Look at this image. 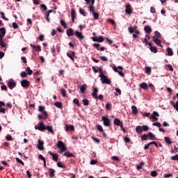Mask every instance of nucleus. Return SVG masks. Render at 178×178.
Here are the masks:
<instances>
[{"instance_id":"obj_1","label":"nucleus","mask_w":178,"mask_h":178,"mask_svg":"<svg viewBox=\"0 0 178 178\" xmlns=\"http://www.w3.org/2000/svg\"><path fill=\"white\" fill-rule=\"evenodd\" d=\"M99 77L102 84H111L112 81H111V79H109L105 74H100Z\"/></svg>"},{"instance_id":"obj_2","label":"nucleus","mask_w":178,"mask_h":178,"mask_svg":"<svg viewBox=\"0 0 178 178\" xmlns=\"http://www.w3.org/2000/svg\"><path fill=\"white\" fill-rule=\"evenodd\" d=\"M86 3H91V5L88 7L89 12L92 14L95 13V7H94V3H95V0H85Z\"/></svg>"},{"instance_id":"obj_3","label":"nucleus","mask_w":178,"mask_h":178,"mask_svg":"<svg viewBox=\"0 0 178 178\" xmlns=\"http://www.w3.org/2000/svg\"><path fill=\"white\" fill-rule=\"evenodd\" d=\"M118 69H119L120 70H124V67H123V66H121V65H119V66H118V67L114 66V67H113V70L114 72H115V73H118V74H119L120 76H121V77H124V73H123V72H122V71H119Z\"/></svg>"},{"instance_id":"obj_4","label":"nucleus","mask_w":178,"mask_h":178,"mask_svg":"<svg viewBox=\"0 0 178 178\" xmlns=\"http://www.w3.org/2000/svg\"><path fill=\"white\" fill-rule=\"evenodd\" d=\"M47 126L42 122H40L38 125L35 126V130H39V131H45L47 130Z\"/></svg>"},{"instance_id":"obj_5","label":"nucleus","mask_w":178,"mask_h":178,"mask_svg":"<svg viewBox=\"0 0 178 178\" xmlns=\"http://www.w3.org/2000/svg\"><path fill=\"white\" fill-rule=\"evenodd\" d=\"M125 13L126 15H131L133 13V8H131V5L130 3L125 5Z\"/></svg>"},{"instance_id":"obj_6","label":"nucleus","mask_w":178,"mask_h":178,"mask_svg":"<svg viewBox=\"0 0 178 178\" xmlns=\"http://www.w3.org/2000/svg\"><path fill=\"white\" fill-rule=\"evenodd\" d=\"M102 120L103 121L104 124L106 127H109V126H111V120H109V118H108L107 117L102 116Z\"/></svg>"},{"instance_id":"obj_7","label":"nucleus","mask_w":178,"mask_h":178,"mask_svg":"<svg viewBox=\"0 0 178 178\" xmlns=\"http://www.w3.org/2000/svg\"><path fill=\"white\" fill-rule=\"evenodd\" d=\"M74 35L79 40V41H82V40H84L85 37L83 35V33L76 31L75 33H74Z\"/></svg>"},{"instance_id":"obj_8","label":"nucleus","mask_w":178,"mask_h":178,"mask_svg":"<svg viewBox=\"0 0 178 178\" xmlns=\"http://www.w3.org/2000/svg\"><path fill=\"white\" fill-rule=\"evenodd\" d=\"M57 148L59 149H67L66 145L62 142V140H58L57 143Z\"/></svg>"},{"instance_id":"obj_9","label":"nucleus","mask_w":178,"mask_h":178,"mask_svg":"<svg viewBox=\"0 0 178 178\" xmlns=\"http://www.w3.org/2000/svg\"><path fill=\"white\" fill-rule=\"evenodd\" d=\"M48 154H50L51 156H52L53 161H54L55 162H58V161L59 160V156L58 155V154H55L51 151H49Z\"/></svg>"},{"instance_id":"obj_10","label":"nucleus","mask_w":178,"mask_h":178,"mask_svg":"<svg viewBox=\"0 0 178 178\" xmlns=\"http://www.w3.org/2000/svg\"><path fill=\"white\" fill-rule=\"evenodd\" d=\"M67 56H68V58H70L72 62H74V56H76V52L70 51L69 52H67Z\"/></svg>"},{"instance_id":"obj_11","label":"nucleus","mask_w":178,"mask_h":178,"mask_svg":"<svg viewBox=\"0 0 178 178\" xmlns=\"http://www.w3.org/2000/svg\"><path fill=\"white\" fill-rule=\"evenodd\" d=\"M21 86L22 87H24V88H27L28 87L30 86V81L26 80V79H23L22 81H21Z\"/></svg>"},{"instance_id":"obj_12","label":"nucleus","mask_w":178,"mask_h":178,"mask_svg":"<svg viewBox=\"0 0 178 178\" xmlns=\"http://www.w3.org/2000/svg\"><path fill=\"white\" fill-rule=\"evenodd\" d=\"M97 129L99 131H100L101 133H102L103 134V137H104V138H106V133H105V131L104 130V128H102V126H101L100 124H97Z\"/></svg>"},{"instance_id":"obj_13","label":"nucleus","mask_w":178,"mask_h":178,"mask_svg":"<svg viewBox=\"0 0 178 178\" xmlns=\"http://www.w3.org/2000/svg\"><path fill=\"white\" fill-rule=\"evenodd\" d=\"M153 41L154 42H155V44H156V45H158V47H161L162 48V41L159 39H158V38L153 36Z\"/></svg>"},{"instance_id":"obj_14","label":"nucleus","mask_w":178,"mask_h":178,"mask_svg":"<svg viewBox=\"0 0 178 178\" xmlns=\"http://www.w3.org/2000/svg\"><path fill=\"white\" fill-rule=\"evenodd\" d=\"M76 16H77V14L76 13V10H74V8H72L71 17H72V20L73 23H74V19H76Z\"/></svg>"},{"instance_id":"obj_15","label":"nucleus","mask_w":178,"mask_h":178,"mask_svg":"<svg viewBox=\"0 0 178 178\" xmlns=\"http://www.w3.org/2000/svg\"><path fill=\"white\" fill-rule=\"evenodd\" d=\"M31 47L34 49V51H36V52H41V46H35V44H31Z\"/></svg>"},{"instance_id":"obj_16","label":"nucleus","mask_w":178,"mask_h":178,"mask_svg":"<svg viewBox=\"0 0 178 178\" xmlns=\"http://www.w3.org/2000/svg\"><path fill=\"white\" fill-rule=\"evenodd\" d=\"M113 124L115 126H122L123 124V122L119 120V118L114 119Z\"/></svg>"},{"instance_id":"obj_17","label":"nucleus","mask_w":178,"mask_h":178,"mask_svg":"<svg viewBox=\"0 0 178 178\" xmlns=\"http://www.w3.org/2000/svg\"><path fill=\"white\" fill-rule=\"evenodd\" d=\"M8 88H10V90H13V88H15V87H16V82L9 81L8 83Z\"/></svg>"},{"instance_id":"obj_18","label":"nucleus","mask_w":178,"mask_h":178,"mask_svg":"<svg viewBox=\"0 0 178 178\" xmlns=\"http://www.w3.org/2000/svg\"><path fill=\"white\" fill-rule=\"evenodd\" d=\"M38 149H40V151L44 150V143L42 141L38 140Z\"/></svg>"},{"instance_id":"obj_19","label":"nucleus","mask_w":178,"mask_h":178,"mask_svg":"<svg viewBox=\"0 0 178 178\" xmlns=\"http://www.w3.org/2000/svg\"><path fill=\"white\" fill-rule=\"evenodd\" d=\"M158 117H159V113H158V112L156 111H153V113L151 116V119H154V120H158Z\"/></svg>"},{"instance_id":"obj_20","label":"nucleus","mask_w":178,"mask_h":178,"mask_svg":"<svg viewBox=\"0 0 178 178\" xmlns=\"http://www.w3.org/2000/svg\"><path fill=\"white\" fill-rule=\"evenodd\" d=\"M65 131H69L70 130L71 131H73L74 130V125H65Z\"/></svg>"},{"instance_id":"obj_21","label":"nucleus","mask_w":178,"mask_h":178,"mask_svg":"<svg viewBox=\"0 0 178 178\" xmlns=\"http://www.w3.org/2000/svg\"><path fill=\"white\" fill-rule=\"evenodd\" d=\"M67 35L68 37H72L74 35V33H73V29L70 28L66 31Z\"/></svg>"},{"instance_id":"obj_22","label":"nucleus","mask_w":178,"mask_h":178,"mask_svg":"<svg viewBox=\"0 0 178 178\" xmlns=\"http://www.w3.org/2000/svg\"><path fill=\"white\" fill-rule=\"evenodd\" d=\"M144 31L145 33H147V34H151V33H152V29L149 26H145Z\"/></svg>"},{"instance_id":"obj_23","label":"nucleus","mask_w":178,"mask_h":178,"mask_svg":"<svg viewBox=\"0 0 178 178\" xmlns=\"http://www.w3.org/2000/svg\"><path fill=\"white\" fill-rule=\"evenodd\" d=\"M64 156H67V158H74V154H73V153H71V152H69V151H66V152L64 153Z\"/></svg>"},{"instance_id":"obj_24","label":"nucleus","mask_w":178,"mask_h":178,"mask_svg":"<svg viewBox=\"0 0 178 178\" xmlns=\"http://www.w3.org/2000/svg\"><path fill=\"white\" fill-rule=\"evenodd\" d=\"M98 88H93V92L92 93V97L94 98H98Z\"/></svg>"},{"instance_id":"obj_25","label":"nucleus","mask_w":178,"mask_h":178,"mask_svg":"<svg viewBox=\"0 0 178 178\" xmlns=\"http://www.w3.org/2000/svg\"><path fill=\"white\" fill-rule=\"evenodd\" d=\"M46 130L49 131V133H51L53 136L55 134V131H54V129H52V127L47 125L46 126Z\"/></svg>"},{"instance_id":"obj_26","label":"nucleus","mask_w":178,"mask_h":178,"mask_svg":"<svg viewBox=\"0 0 178 178\" xmlns=\"http://www.w3.org/2000/svg\"><path fill=\"white\" fill-rule=\"evenodd\" d=\"M86 90H87V86L86 84H83L80 88V91L82 94L86 93Z\"/></svg>"},{"instance_id":"obj_27","label":"nucleus","mask_w":178,"mask_h":178,"mask_svg":"<svg viewBox=\"0 0 178 178\" xmlns=\"http://www.w3.org/2000/svg\"><path fill=\"white\" fill-rule=\"evenodd\" d=\"M55 170L52 168H49V173L50 177H55Z\"/></svg>"},{"instance_id":"obj_28","label":"nucleus","mask_w":178,"mask_h":178,"mask_svg":"<svg viewBox=\"0 0 178 178\" xmlns=\"http://www.w3.org/2000/svg\"><path fill=\"white\" fill-rule=\"evenodd\" d=\"M147 135L150 140H156V137H155V134H152V132H149Z\"/></svg>"},{"instance_id":"obj_29","label":"nucleus","mask_w":178,"mask_h":178,"mask_svg":"<svg viewBox=\"0 0 178 178\" xmlns=\"http://www.w3.org/2000/svg\"><path fill=\"white\" fill-rule=\"evenodd\" d=\"M140 88L143 90H147L148 89V84L147 83L143 82L140 85Z\"/></svg>"},{"instance_id":"obj_30","label":"nucleus","mask_w":178,"mask_h":178,"mask_svg":"<svg viewBox=\"0 0 178 178\" xmlns=\"http://www.w3.org/2000/svg\"><path fill=\"white\" fill-rule=\"evenodd\" d=\"M136 131L138 133V134H141V133H143V127L137 126L136 128Z\"/></svg>"},{"instance_id":"obj_31","label":"nucleus","mask_w":178,"mask_h":178,"mask_svg":"<svg viewBox=\"0 0 178 178\" xmlns=\"http://www.w3.org/2000/svg\"><path fill=\"white\" fill-rule=\"evenodd\" d=\"M131 109H132V113L134 115H137V113H138V110L137 109V107L136 106H132Z\"/></svg>"},{"instance_id":"obj_32","label":"nucleus","mask_w":178,"mask_h":178,"mask_svg":"<svg viewBox=\"0 0 178 178\" xmlns=\"http://www.w3.org/2000/svg\"><path fill=\"white\" fill-rule=\"evenodd\" d=\"M54 105H55V106H56L59 109H62V108H63V105L62 104L61 102H56L54 103Z\"/></svg>"},{"instance_id":"obj_33","label":"nucleus","mask_w":178,"mask_h":178,"mask_svg":"<svg viewBox=\"0 0 178 178\" xmlns=\"http://www.w3.org/2000/svg\"><path fill=\"white\" fill-rule=\"evenodd\" d=\"M6 34L5 28H0V36L3 37Z\"/></svg>"},{"instance_id":"obj_34","label":"nucleus","mask_w":178,"mask_h":178,"mask_svg":"<svg viewBox=\"0 0 178 178\" xmlns=\"http://www.w3.org/2000/svg\"><path fill=\"white\" fill-rule=\"evenodd\" d=\"M148 134H144L141 136L140 138L142 141H147V140H148Z\"/></svg>"},{"instance_id":"obj_35","label":"nucleus","mask_w":178,"mask_h":178,"mask_svg":"<svg viewBox=\"0 0 178 178\" xmlns=\"http://www.w3.org/2000/svg\"><path fill=\"white\" fill-rule=\"evenodd\" d=\"M0 15H1V19H3V20H6V22H9V19L5 17V13H3V11H1Z\"/></svg>"},{"instance_id":"obj_36","label":"nucleus","mask_w":178,"mask_h":178,"mask_svg":"<svg viewBox=\"0 0 178 178\" xmlns=\"http://www.w3.org/2000/svg\"><path fill=\"white\" fill-rule=\"evenodd\" d=\"M145 165L144 161H142L138 165H136L137 170H140V169H143V166Z\"/></svg>"},{"instance_id":"obj_37","label":"nucleus","mask_w":178,"mask_h":178,"mask_svg":"<svg viewBox=\"0 0 178 178\" xmlns=\"http://www.w3.org/2000/svg\"><path fill=\"white\" fill-rule=\"evenodd\" d=\"M167 52H168V56H173V50H172V48L168 47L167 49Z\"/></svg>"},{"instance_id":"obj_38","label":"nucleus","mask_w":178,"mask_h":178,"mask_svg":"<svg viewBox=\"0 0 178 178\" xmlns=\"http://www.w3.org/2000/svg\"><path fill=\"white\" fill-rule=\"evenodd\" d=\"M92 15L95 20H98V19H99V13L95 12Z\"/></svg>"},{"instance_id":"obj_39","label":"nucleus","mask_w":178,"mask_h":178,"mask_svg":"<svg viewBox=\"0 0 178 178\" xmlns=\"http://www.w3.org/2000/svg\"><path fill=\"white\" fill-rule=\"evenodd\" d=\"M166 144H172L173 142L172 140H170V138H169L168 136H165L164 138Z\"/></svg>"},{"instance_id":"obj_40","label":"nucleus","mask_w":178,"mask_h":178,"mask_svg":"<svg viewBox=\"0 0 178 178\" xmlns=\"http://www.w3.org/2000/svg\"><path fill=\"white\" fill-rule=\"evenodd\" d=\"M57 166L58 168H61L62 169H66V165H64L63 164H62V162H60V161H58L57 163Z\"/></svg>"},{"instance_id":"obj_41","label":"nucleus","mask_w":178,"mask_h":178,"mask_svg":"<svg viewBox=\"0 0 178 178\" xmlns=\"http://www.w3.org/2000/svg\"><path fill=\"white\" fill-rule=\"evenodd\" d=\"M149 49H150L151 52H153V54H156V52H158V49H156V47H154V46L151 47L149 48Z\"/></svg>"},{"instance_id":"obj_42","label":"nucleus","mask_w":178,"mask_h":178,"mask_svg":"<svg viewBox=\"0 0 178 178\" xmlns=\"http://www.w3.org/2000/svg\"><path fill=\"white\" fill-rule=\"evenodd\" d=\"M26 72H27L26 74H29V76H31V74H33V70L30 69V67H26Z\"/></svg>"},{"instance_id":"obj_43","label":"nucleus","mask_w":178,"mask_h":178,"mask_svg":"<svg viewBox=\"0 0 178 178\" xmlns=\"http://www.w3.org/2000/svg\"><path fill=\"white\" fill-rule=\"evenodd\" d=\"M82 102H83V105H85L86 106H88V105H90V102L87 99H83Z\"/></svg>"},{"instance_id":"obj_44","label":"nucleus","mask_w":178,"mask_h":178,"mask_svg":"<svg viewBox=\"0 0 178 178\" xmlns=\"http://www.w3.org/2000/svg\"><path fill=\"white\" fill-rule=\"evenodd\" d=\"M79 13L83 16H87V14L86 13V10H84V9L81 8H79Z\"/></svg>"},{"instance_id":"obj_45","label":"nucleus","mask_w":178,"mask_h":178,"mask_svg":"<svg viewBox=\"0 0 178 178\" xmlns=\"http://www.w3.org/2000/svg\"><path fill=\"white\" fill-rule=\"evenodd\" d=\"M49 13L46 12V14L44 15V19H46V20L48 22V23H49V22H51V19H49Z\"/></svg>"},{"instance_id":"obj_46","label":"nucleus","mask_w":178,"mask_h":178,"mask_svg":"<svg viewBox=\"0 0 178 178\" xmlns=\"http://www.w3.org/2000/svg\"><path fill=\"white\" fill-rule=\"evenodd\" d=\"M92 139L93 140V141H95V143H97V144H99V143H101L99 138H97L95 136H92Z\"/></svg>"},{"instance_id":"obj_47","label":"nucleus","mask_w":178,"mask_h":178,"mask_svg":"<svg viewBox=\"0 0 178 178\" xmlns=\"http://www.w3.org/2000/svg\"><path fill=\"white\" fill-rule=\"evenodd\" d=\"M60 24L64 27V29H67V24H66V22L64 20H60Z\"/></svg>"},{"instance_id":"obj_48","label":"nucleus","mask_w":178,"mask_h":178,"mask_svg":"<svg viewBox=\"0 0 178 178\" xmlns=\"http://www.w3.org/2000/svg\"><path fill=\"white\" fill-rule=\"evenodd\" d=\"M106 109L107 111H111V109H112V104H111L110 103L106 104Z\"/></svg>"},{"instance_id":"obj_49","label":"nucleus","mask_w":178,"mask_h":178,"mask_svg":"<svg viewBox=\"0 0 178 178\" xmlns=\"http://www.w3.org/2000/svg\"><path fill=\"white\" fill-rule=\"evenodd\" d=\"M154 35L155 37H156V38H161V37H162V35H161V33H159V31H158L154 32Z\"/></svg>"},{"instance_id":"obj_50","label":"nucleus","mask_w":178,"mask_h":178,"mask_svg":"<svg viewBox=\"0 0 178 178\" xmlns=\"http://www.w3.org/2000/svg\"><path fill=\"white\" fill-rule=\"evenodd\" d=\"M38 111L42 113V112L45 111V107L44 106H39Z\"/></svg>"},{"instance_id":"obj_51","label":"nucleus","mask_w":178,"mask_h":178,"mask_svg":"<svg viewBox=\"0 0 178 178\" xmlns=\"http://www.w3.org/2000/svg\"><path fill=\"white\" fill-rule=\"evenodd\" d=\"M60 94L63 95V97H66V90L64 88L60 89Z\"/></svg>"},{"instance_id":"obj_52","label":"nucleus","mask_w":178,"mask_h":178,"mask_svg":"<svg viewBox=\"0 0 178 178\" xmlns=\"http://www.w3.org/2000/svg\"><path fill=\"white\" fill-rule=\"evenodd\" d=\"M40 74H42V72H40V71H36L34 74H33V77L35 79H37V76H40Z\"/></svg>"},{"instance_id":"obj_53","label":"nucleus","mask_w":178,"mask_h":178,"mask_svg":"<svg viewBox=\"0 0 178 178\" xmlns=\"http://www.w3.org/2000/svg\"><path fill=\"white\" fill-rule=\"evenodd\" d=\"M20 76L21 77L24 78V77H27V72H24V71H22L21 73H20Z\"/></svg>"},{"instance_id":"obj_54","label":"nucleus","mask_w":178,"mask_h":178,"mask_svg":"<svg viewBox=\"0 0 178 178\" xmlns=\"http://www.w3.org/2000/svg\"><path fill=\"white\" fill-rule=\"evenodd\" d=\"M151 176H152V177H156V176H158V172L155 170L152 171Z\"/></svg>"},{"instance_id":"obj_55","label":"nucleus","mask_w":178,"mask_h":178,"mask_svg":"<svg viewBox=\"0 0 178 178\" xmlns=\"http://www.w3.org/2000/svg\"><path fill=\"white\" fill-rule=\"evenodd\" d=\"M17 162H18V163H21V165H22L23 166H24V162H23V161H22L20 159L16 157L15 158Z\"/></svg>"},{"instance_id":"obj_56","label":"nucleus","mask_w":178,"mask_h":178,"mask_svg":"<svg viewBox=\"0 0 178 178\" xmlns=\"http://www.w3.org/2000/svg\"><path fill=\"white\" fill-rule=\"evenodd\" d=\"M150 145H152L151 142H149L147 145H145V146H144L145 151H147V149H148V148H149Z\"/></svg>"},{"instance_id":"obj_57","label":"nucleus","mask_w":178,"mask_h":178,"mask_svg":"<svg viewBox=\"0 0 178 178\" xmlns=\"http://www.w3.org/2000/svg\"><path fill=\"white\" fill-rule=\"evenodd\" d=\"M107 22H108V23H111V24H113V26H115V24H116V22H115V20L113 19H107Z\"/></svg>"},{"instance_id":"obj_58","label":"nucleus","mask_w":178,"mask_h":178,"mask_svg":"<svg viewBox=\"0 0 178 178\" xmlns=\"http://www.w3.org/2000/svg\"><path fill=\"white\" fill-rule=\"evenodd\" d=\"M74 104L77 105V106H80V102L78 100V99H74L73 100Z\"/></svg>"},{"instance_id":"obj_59","label":"nucleus","mask_w":178,"mask_h":178,"mask_svg":"<svg viewBox=\"0 0 178 178\" xmlns=\"http://www.w3.org/2000/svg\"><path fill=\"white\" fill-rule=\"evenodd\" d=\"M97 42H104V36H99L97 38Z\"/></svg>"},{"instance_id":"obj_60","label":"nucleus","mask_w":178,"mask_h":178,"mask_svg":"<svg viewBox=\"0 0 178 178\" xmlns=\"http://www.w3.org/2000/svg\"><path fill=\"white\" fill-rule=\"evenodd\" d=\"M128 30L131 34H133V33H134V27L129 26L128 28Z\"/></svg>"},{"instance_id":"obj_61","label":"nucleus","mask_w":178,"mask_h":178,"mask_svg":"<svg viewBox=\"0 0 178 178\" xmlns=\"http://www.w3.org/2000/svg\"><path fill=\"white\" fill-rule=\"evenodd\" d=\"M146 73H147V74H151V67H146Z\"/></svg>"},{"instance_id":"obj_62","label":"nucleus","mask_w":178,"mask_h":178,"mask_svg":"<svg viewBox=\"0 0 178 178\" xmlns=\"http://www.w3.org/2000/svg\"><path fill=\"white\" fill-rule=\"evenodd\" d=\"M98 160L92 159L90 161V165H97Z\"/></svg>"},{"instance_id":"obj_63","label":"nucleus","mask_w":178,"mask_h":178,"mask_svg":"<svg viewBox=\"0 0 178 178\" xmlns=\"http://www.w3.org/2000/svg\"><path fill=\"white\" fill-rule=\"evenodd\" d=\"M172 161H178V154H176L175 156H172L171 157Z\"/></svg>"},{"instance_id":"obj_64","label":"nucleus","mask_w":178,"mask_h":178,"mask_svg":"<svg viewBox=\"0 0 178 178\" xmlns=\"http://www.w3.org/2000/svg\"><path fill=\"white\" fill-rule=\"evenodd\" d=\"M174 109L178 112V100L176 102L175 105L174 106Z\"/></svg>"}]
</instances>
